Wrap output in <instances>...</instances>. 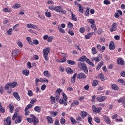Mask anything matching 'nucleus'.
<instances>
[{
    "mask_svg": "<svg viewBox=\"0 0 125 125\" xmlns=\"http://www.w3.org/2000/svg\"><path fill=\"white\" fill-rule=\"evenodd\" d=\"M88 21L89 23H90L92 25H94V24H95V21L93 19H88Z\"/></svg>",
    "mask_w": 125,
    "mask_h": 125,
    "instance_id": "obj_48",
    "label": "nucleus"
},
{
    "mask_svg": "<svg viewBox=\"0 0 125 125\" xmlns=\"http://www.w3.org/2000/svg\"><path fill=\"white\" fill-rule=\"evenodd\" d=\"M40 82L47 83H48V80L46 78H43L40 80Z\"/></svg>",
    "mask_w": 125,
    "mask_h": 125,
    "instance_id": "obj_47",
    "label": "nucleus"
},
{
    "mask_svg": "<svg viewBox=\"0 0 125 125\" xmlns=\"http://www.w3.org/2000/svg\"><path fill=\"white\" fill-rule=\"evenodd\" d=\"M68 34L70 35V36H74V31L71 29L68 30Z\"/></svg>",
    "mask_w": 125,
    "mask_h": 125,
    "instance_id": "obj_64",
    "label": "nucleus"
},
{
    "mask_svg": "<svg viewBox=\"0 0 125 125\" xmlns=\"http://www.w3.org/2000/svg\"><path fill=\"white\" fill-rule=\"evenodd\" d=\"M79 101L74 100L71 104V107H75L76 105H79Z\"/></svg>",
    "mask_w": 125,
    "mask_h": 125,
    "instance_id": "obj_23",
    "label": "nucleus"
},
{
    "mask_svg": "<svg viewBox=\"0 0 125 125\" xmlns=\"http://www.w3.org/2000/svg\"><path fill=\"white\" fill-rule=\"evenodd\" d=\"M109 48L110 50L115 49V44L113 42H111L109 43Z\"/></svg>",
    "mask_w": 125,
    "mask_h": 125,
    "instance_id": "obj_17",
    "label": "nucleus"
},
{
    "mask_svg": "<svg viewBox=\"0 0 125 125\" xmlns=\"http://www.w3.org/2000/svg\"><path fill=\"white\" fill-rule=\"evenodd\" d=\"M21 7V5L18 3H16L13 6V8L14 9L19 8V7Z\"/></svg>",
    "mask_w": 125,
    "mask_h": 125,
    "instance_id": "obj_41",
    "label": "nucleus"
},
{
    "mask_svg": "<svg viewBox=\"0 0 125 125\" xmlns=\"http://www.w3.org/2000/svg\"><path fill=\"white\" fill-rule=\"evenodd\" d=\"M85 15L86 16H89V8H88V7L86 8V10Z\"/></svg>",
    "mask_w": 125,
    "mask_h": 125,
    "instance_id": "obj_56",
    "label": "nucleus"
},
{
    "mask_svg": "<svg viewBox=\"0 0 125 125\" xmlns=\"http://www.w3.org/2000/svg\"><path fill=\"white\" fill-rule=\"evenodd\" d=\"M11 87V86L10 85V83H7L5 86V89H6V90H8V89Z\"/></svg>",
    "mask_w": 125,
    "mask_h": 125,
    "instance_id": "obj_49",
    "label": "nucleus"
},
{
    "mask_svg": "<svg viewBox=\"0 0 125 125\" xmlns=\"http://www.w3.org/2000/svg\"><path fill=\"white\" fill-rule=\"evenodd\" d=\"M45 15L46 17L50 18V17H51V13L50 12H48V10H47L45 12Z\"/></svg>",
    "mask_w": 125,
    "mask_h": 125,
    "instance_id": "obj_32",
    "label": "nucleus"
},
{
    "mask_svg": "<svg viewBox=\"0 0 125 125\" xmlns=\"http://www.w3.org/2000/svg\"><path fill=\"white\" fill-rule=\"evenodd\" d=\"M78 67L82 69V70L84 72L85 74H88V70L87 69V66H86L85 63L82 62H79L78 63Z\"/></svg>",
    "mask_w": 125,
    "mask_h": 125,
    "instance_id": "obj_1",
    "label": "nucleus"
},
{
    "mask_svg": "<svg viewBox=\"0 0 125 125\" xmlns=\"http://www.w3.org/2000/svg\"><path fill=\"white\" fill-rule=\"evenodd\" d=\"M58 29L60 31V33H62V34H65V30L61 27L60 26H58Z\"/></svg>",
    "mask_w": 125,
    "mask_h": 125,
    "instance_id": "obj_37",
    "label": "nucleus"
},
{
    "mask_svg": "<svg viewBox=\"0 0 125 125\" xmlns=\"http://www.w3.org/2000/svg\"><path fill=\"white\" fill-rule=\"evenodd\" d=\"M26 41H27L28 43L31 45H33V41H32V38L30 37H27L26 38Z\"/></svg>",
    "mask_w": 125,
    "mask_h": 125,
    "instance_id": "obj_27",
    "label": "nucleus"
},
{
    "mask_svg": "<svg viewBox=\"0 0 125 125\" xmlns=\"http://www.w3.org/2000/svg\"><path fill=\"white\" fill-rule=\"evenodd\" d=\"M43 75L47 77V78H50V77H51V74H50L47 70L44 71Z\"/></svg>",
    "mask_w": 125,
    "mask_h": 125,
    "instance_id": "obj_25",
    "label": "nucleus"
},
{
    "mask_svg": "<svg viewBox=\"0 0 125 125\" xmlns=\"http://www.w3.org/2000/svg\"><path fill=\"white\" fill-rule=\"evenodd\" d=\"M103 119L104 120L106 124H107L108 125L111 124V120H110V118L108 117V116H104Z\"/></svg>",
    "mask_w": 125,
    "mask_h": 125,
    "instance_id": "obj_14",
    "label": "nucleus"
},
{
    "mask_svg": "<svg viewBox=\"0 0 125 125\" xmlns=\"http://www.w3.org/2000/svg\"><path fill=\"white\" fill-rule=\"evenodd\" d=\"M34 111L37 112L38 113H41V109L39 106H35L34 108Z\"/></svg>",
    "mask_w": 125,
    "mask_h": 125,
    "instance_id": "obj_33",
    "label": "nucleus"
},
{
    "mask_svg": "<svg viewBox=\"0 0 125 125\" xmlns=\"http://www.w3.org/2000/svg\"><path fill=\"white\" fill-rule=\"evenodd\" d=\"M10 84L11 85V87H12V88H14V87H16V86H17V85H18V84L16 82H14L12 83H10Z\"/></svg>",
    "mask_w": 125,
    "mask_h": 125,
    "instance_id": "obj_31",
    "label": "nucleus"
},
{
    "mask_svg": "<svg viewBox=\"0 0 125 125\" xmlns=\"http://www.w3.org/2000/svg\"><path fill=\"white\" fill-rule=\"evenodd\" d=\"M55 10L56 11V12H59V13L61 12V13H62V14H65L66 13V11L63 10L62 6L55 7Z\"/></svg>",
    "mask_w": 125,
    "mask_h": 125,
    "instance_id": "obj_6",
    "label": "nucleus"
},
{
    "mask_svg": "<svg viewBox=\"0 0 125 125\" xmlns=\"http://www.w3.org/2000/svg\"><path fill=\"white\" fill-rule=\"evenodd\" d=\"M117 31V23L114 22L111 25V28L110 29V32H115Z\"/></svg>",
    "mask_w": 125,
    "mask_h": 125,
    "instance_id": "obj_11",
    "label": "nucleus"
},
{
    "mask_svg": "<svg viewBox=\"0 0 125 125\" xmlns=\"http://www.w3.org/2000/svg\"><path fill=\"white\" fill-rule=\"evenodd\" d=\"M7 35H10L11 34H12V28H10L7 31Z\"/></svg>",
    "mask_w": 125,
    "mask_h": 125,
    "instance_id": "obj_63",
    "label": "nucleus"
},
{
    "mask_svg": "<svg viewBox=\"0 0 125 125\" xmlns=\"http://www.w3.org/2000/svg\"><path fill=\"white\" fill-rule=\"evenodd\" d=\"M60 123L61 124H62V125H64V124L66 123V120H65V119L62 118L60 120Z\"/></svg>",
    "mask_w": 125,
    "mask_h": 125,
    "instance_id": "obj_58",
    "label": "nucleus"
},
{
    "mask_svg": "<svg viewBox=\"0 0 125 125\" xmlns=\"http://www.w3.org/2000/svg\"><path fill=\"white\" fill-rule=\"evenodd\" d=\"M102 33H103V30L101 28L99 29L98 30V35L101 36Z\"/></svg>",
    "mask_w": 125,
    "mask_h": 125,
    "instance_id": "obj_55",
    "label": "nucleus"
},
{
    "mask_svg": "<svg viewBox=\"0 0 125 125\" xmlns=\"http://www.w3.org/2000/svg\"><path fill=\"white\" fill-rule=\"evenodd\" d=\"M105 99H106V97H105L104 96H102L101 97H99L97 98V100L99 102H102L104 101V100H105Z\"/></svg>",
    "mask_w": 125,
    "mask_h": 125,
    "instance_id": "obj_19",
    "label": "nucleus"
},
{
    "mask_svg": "<svg viewBox=\"0 0 125 125\" xmlns=\"http://www.w3.org/2000/svg\"><path fill=\"white\" fill-rule=\"evenodd\" d=\"M97 49H98V50H100L102 52H104L105 47V46H103L102 47H101L100 44H98L97 45Z\"/></svg>",
    "mask_w": 125,
    "mask_h": 125,
    "instance_id": "obj_12",
    "label": "nucleus"
},
{
    "mask_svg": "<svg viewBox=\"0 0 125 125\" xmlns=\"http://www.w3.org/2000/svg\"><path fill=\"white\" fill-rule=\"evenodd\" d=\"M102 65H103V62L101 61L98 65L97 67V70H99L102 67Z\"/></svg>",
    "mask_w": 125,
    "mask_h": 125,
    "instance_id": "obj_46",
    "label": "nucleus"
},
{
    "mask_svg": "<svg viewBox=\"0 0 125 125\" xmlns=\"http://www.w3.org/2000/svg\"><path fill=\"white\" fill-rule=\"evenodd\" d=\"M70 121L72 124V125H75V124H77V121L75 119V118L73 117H70Z\"/></svg>",
    "mask_w": 125,
    "mask_h": 125,
    "instance_id": "obj_42",
    "label": "nucleus"
},
{
    "mask_svg": "<svg viewBox=\"0 0 125 125\" xmlns=\"http://www.w3.org/2000/svg\"><path fill=\"white\" fill-rule=\"evenodd\" d=\"M46 120H47V122L49 123V124H53V119H52L51 117L47 116Z\"/></svg>",
    "mask_w": 125,
    "mask_h": 125,
    "instance_id": "obj_24",
    "label": "nucleus"
},
{
    "mask_svg": "<svg viewBox=\"0 0 125 125\" xmlns=\"http://www.w3.org/2000/svg\"><path fill=\"white\" fill-rule=\"evenodd\" d=\"M117 62L119 65H122L123 66L125 65V61H124V59L122 58H119L117 60Z\"/></svg>",
    "mask_w": 125,
    "mask_h": 125,
    "instance_id": "obj_10",
    "label": "nucleus"
},
{
    "mask_svg": "<svg viewBox=\"0 0 125 125\" xmlns=\"http://www.w3.org/2000/svg\"><path fill=\"white\" fill-rule=\"evenodd\" d=\"M18 54H19V51L18 50H15L12 52V57H14V58L18 56Z\"/></svg>",
    "mask_w": 125,
    "mask_h": 125,
    "instance_id": "obj_15",
    "label": "nucleus"
},
{
    "mask_svg": "<svg viewBox=\"0 0 125 125\" xmlns=\"http://www.w3.org/2000/svg\"><path fill=\"white\" fill-rule=\"evenodd\" d=\"M8 107H9L10 110V113H13V110H14V105L9 104V105L8 106Z\"/></svg>",
    "mask_w": 125,
    "mask_h": 125,
    "instance_id": "obj_34",
    "label": "nucleus"
},
{
    "mask_svg": "<svg viewBox=\"0 0 125 125\" xmlns=\"http://www.w3.org/2000/svg\"><path fill=\"white\" fill-rule=\"evenodd\" d=\"M86 59V56H83L79 58V59L78 60L79 62H84L85 61V60Z\"/></svg>",
    "mask_w": 125,
    "mask_h": 125,
    "instance_id": "obj_22",
    "label": "nucleus"
},
{
    "mask_svg": "<svg viewBox=\"0 0 125 125\" xmlns=\"http://www.w3.org/2000/svg\"><path fill=\"white\" fill-rule=\"evenodd\" d=\"M67 63L69 65H75L76 64V62L72 60H67Z\"/></svg>",
    "mask_w": 125,
    "mask_h": 125,
    "instance_id": "obj_36",
    "label": "nucleus"
},
{
    "mask_svg": "<svg viewBox=\"0 0 125 125\" xmlns=\"http://www.w3.org/2000/svg\"><path fill=\"white\" fill-rule=\"evenodd\" d=\"M76 122H77L78 124H80L81 122H82V118L81 117H77L76 118Z\"/></svg>",
    "mask_w": 125,
    "mask_h": 125,
    "instance_id": "obj_51",
    "label": "nucleus"
},
{
    "mask_svg": "<svg viewBox=\"0 0 125 125\" xmlns=\"http://www.w3.org/2000/svg\"><path fill=\"white\" fill-rule=\"evenodd\" d=\"M80 33L82 34H83V33H84L85 32V28L84 27H81L79 30Z\"/></svg>",
    "mask_w": 125,
    "mask_h": 125,
    "instance_id": "obj_53",
    "label": "nucleus"
},
{
    "mask_svg": "<svg viewBox=\"0 0 125 125\" xmlns=\"http://www.w3.org/2000/svg\"><path fill=\"white\" fill-rule=\"evenodd\" d=\"M98 78L101 79L102 82H104L105 81V77H104V74L102 73H101L98 75Z\"/></svg>",
    "mask_w": 125,
    "mask_h": 125,
    "instance_id": "obj_18",
    "label": "nucleus"
},
{
    "mask_svg": "<svg viewBox=\"0 0 125 125\" xmlns=\"http://www.w3.org/2000/svg\"><path fill=\"white\" fill-rule=\"evenodd\" d=\"M91 28H92V29H94V33H96V31H97V28H96V26L95 25V24H92L91 25Z\"/></svg>",
    "mask_w": 125,
    "mask_h": 125,
    "instance_id": "obj_43",
    "label": "nucleus"
},
{
    "mask_svg": "<svg viewBox=\"0 0 125 125\" xmlns=\"http://www.w3.org/2000/svg\"><path fill=\"white\" fill-rule=\"evenodd\" d=\"M91 60L92 62H93L94 61H95V62H99V61H100V60L98 57H93L92 58Z\"/></svg>",
    "mask_w": 125,
    "mask_h": 125,
    "instance_id": "obj_39",
    "label": "nucleus"
},
{
    "mask_svg": "<svg viewBox=\"0 0 125 125\" xmlns=\"http://www.w3.org/2000/svg\"><path fill=\"white\" fill-rule=\"evenodd\" d=\"M53 40V36L48 37L47 39V42H51Z\"/></svg>",
    "mask_w": 125,
    "mask_h": 125,
    "instance_id": "obj_57",
    "label": "nucleus"
},
{
    "mask_svg": "<svg viewBox=\"0 0 125 125\" xmlns=\"http://www.w3.org/2000/svg\"><path fill=\"white\" fill-rule=\"evenodd\" d=\"M59 103L60 104H64V106H67V102L62 99L59 100Z\"/></svg>",
    "mask_w": 125,
    "mask_h": 125,
    "instance_id": "obj_28",
    "label": "nucleus"
},
{
    "mask_svg": "<svg viewBox=\"0 0 125 125\" xmlns=\"http://www.w3.org/2000/svg\"><path fill=\"white\" fill-rule=\"evenodd\" d=\"M87 115V113H86V112H84V111H82L81 113V117H82L83 118H85V117H86Z\"/></svg>",
    "mask_w": 125,
    "mask_h": 125,
    "instance_id": "obj_44",
    "label": "nucleus"
},
{
    "mask_svg": "<svg viewBox=\"0 0 125 125\" xmlns=\"http://www.w3.org/2000/svg\"><path fill=\"white\" fill-rule=\"evenodd\" d=\"M29 74H30L29 70L24 69L22 70V74L24 75V76H29Z\"/></svg>",
    "mask_w": 125,
    "mask_h": 125,
    "instance_id": "obj_26",
    "label": "nucleus"
},
{
    "mask_svg": "<svg viewBox=\"0 0 125 125\" xmlns=\"http://www.w3.org/2000/svg\"><path fill=\"white\" fill-rule=\"evenodd\" d=\"M32 42L33 44H36V45H38V44L39 43V41H38L37 39L33 40Z\"/></svg>",
    "mask_w": 125,
    "mask_h": 125,
    "instance_id": "obj_59",
    "label": "nucleus"
},
{
    "mask_svg": "<svg viewBox=\"0 0 125 125\" xmlns=\"http://www.w3.org/2000/svg\"><path fill=\"white\" fill-rule=\"evenodd\" d=\"M111 88L113 90H119V86L116 84H111Z\"/></svg>",
    "mask_w": 125,
    "mask_h": 125,
    "instance_id": "obj_20",
    "label": "nucleus"
},
{
    "mask_svg": "<svg viewBox=\"0 0 125 125\" xmlns=\"http://www.w3.org/2000/svg\"><path fill=\"white\" fill-rule=\"evenodd\" d=\"M77 77V73H75L73 77H71V83H75V81L76 80V77Z\"/></svg>",
    "mask_w": 125,
    "mask_h": 125,
    "instance_id": "obj_35",
    "label": "nucleus"
},
{
    "mask_svg": "<svg viewBox=\"0 0 125 125\" xmlns=\"http://www.w3.org/2000/svg\"><path fill=\"white\" fill-rule=\"evenodd\" d=\"M92 110L93 112H94L95 113H99L100 111L102 110V108L101 107L97 108L96 107V106H95V105H92Z\"/></svg>",
    "mask_w": 125,
    "mask_h": 125,
    "instance_id": "obj_8",
    "label": "nucleus"
},
{
    "mask_svg": "<svg viewBox=\"0 0 125 125\" xmlns=\"http://www.w3.org/2000/svg\"><path fill=\"white\" fill-rule=\"evenodd\" d=\"M13 95L15 97V98L17 99L18 101H20V100H21V99L20 98V96H19L18 92H15L13 93Z\"/></svg>",
    "mask_w": 125,
    "mask_h": 125,
    "instance_id": "obj_13",
    "label": "nucleus"
},
{
    "mask_svg": "<svg viewBox=\"0 0 125 125\" xmlns=\"http://www.w3.org/2000/svg\"><path fill=\"white\" fill-rule=\"evenodd\" d=\"M78 6L79 12H81V13H83V6L81 4H78Z\"/></svg>",
    "mask_w": 125,
    "mask_h": 125,
    "instance_id": "obj_38",
    "label": "nucleus"
},
{
    "mask_svg": "<svg viewBox=\"0 0 125 125\" xmlns=\"http://www.w3.org/2000/svg\"><path fill=\"white\" fill-rule=\"evenodd\" d=\"M5 112V109H4V108H3V107L2 106H0V113H4Z\"/></svg>",
    "mask_w": 125,
    "mask_h": 125,
    "instance_id": "obj_61",
    "label": "nucleus"
},
{
    "mask_svg": "<svg viewBox=\"0 0 125 125\" xmlns=\"http://www.w3.org/2000/svg\"><path fill=\"white\" fill-rule=\"evenodd\" d=\"M43 57L46 61L48 60V54L50 53V47H46L42 50Z\"/></svg>",
    "mask_w": 125,
    "mask_h": 125,
    "instance_id": "obj_2",
    "label": "nucleus"
},
{
    "mask_svg": "<svg viewBox=\"0 0 125 125\" xmlns=\"http://www.w3.org/2000/svg\"><path fill=\"white\" fill-rule=\"evenodd\" d=\"M71 20L73 21H78V20L77 19V18L76 17V15L74 14L71 15Z\"/></svg>",
    "mask_w": 125,
    "mask_h": 125,
    "instance_id": "obj_45",
    "label": "nucleus"
},
{
    "mask_svg": "<svg viewBox=\"0 0 125 125\" xmlns=\"http://www.w3.org/2000/svg\"><path fill=\"white\" fill-rule=\"evenodd\" d=\"M95 32H90L89 33H88L87 35H85V38L86 40H88L90 38V37H91V36H92V35H95Z\"/></svg>",
    "mask_w": 125,
    "mask_h": 125,
    "instance_id": "obj_21",
    "label": "nucleus"
},
{
    "mask_svg": "<svg viewBox=\"0 0 125 125\" xmlns=\"http://www.w3.org/2000/svg\"><path fill=\"white\" fill-rule=\"evenodd\" d=\"M26 27L29 29H38V25L36 24H33L32 23L27 24Z\"/></svg>",
    "mask_w": 125,
    "mask_h": 125,
    "instance_id": "obj_9",
    "label": "nucleus"
},
{
    "mask_svg": "<svg viewBox=\"0 0 125 125\" xmlns=\"http://www.w3.org/2000/svg\"><path fill=\"white\" fill-rule=\"evenodd\" d=\"M30 116L31 118H32V121L34 125H37V124H39V120L38 118L36 117V116H35V115L33 114H31Z\"/></svg>",
    "mask_w": 125,
    "mask_h": 125,
    "instance_id": "obj_5",
    "label": "nucleus"
},
{
    "mask_svg": "<svg viewBox=\"0 0 125 125\" xmlns=\"http://www.w3.org/2000/svg\"><path fill=\"white\" fill-rule=\"evenodd\" d=\"M97 84H98V82L97 81V80H94L93 81V85L94 86H96Z\"/></svg>",
    "mask_w": 125,
    "mask_h": 125,
    "instance_id": "obj_62",
    "label": "nucleus"
},
{
    "mask_svg": "<svg viewBox=\"0 0 125 125\" xmlns=\"http://www.w3.org/2000/svg\"><path fill=\"white\" fill-rule=\"evenodd\" d=\"M50 100H51V104H54L56 103V99L55 98V97L51 96L50 97Z\"/></svg>",
    "mask_w": 125,
    "mask_h": 125,
    "instance_id": "obj_30",
    "label": "nucleus"
},
{
    "mask_svg": "<svg viewBox=\"0 0 125 125\" xmlns=\"http://www.w3.org/2000/svg\"><path fill=\"white\" fill-rule=\"evenodd\" d=\"M65 71L68 74H73V70L70 67L66 68Z\"/></svg>",
    "mask_w": 125,
    "mask_h": 125,
    "instance_id": "obj_29",
    "label": "nucleus"
},
{
    "mask_svg": "<svg viewBox=\"0 0 125 125\" xmlns=\"http://www.w3.org/2000/svg\"><path fill=\"white\" fill-rule=\"evenodd\" d=\"M92 51L93 54H96V53H97V51H96V48H95V47L92 48Z\"/></svg>",
    "mask_w": 125,
    "mask_h": 125,
    "instance_id": "obj_60",
    "label": "nucleus"
},
{
    "mask_svg": "<svg viewBox=\"0 0 125 125\" xmlns=\"http://www.w3.org/2000/svg\"><path fill=\"white\" fill-rule=\"evenodd\" d=\"M61 92H62V89L60 88H58L56 91L55 98L57 102H58L59 101V99H60V93H61Z\"/></svg>",
    "mask_w": 125,
    "mask_h": 125,
    "instance_id": "obj_4",
    "label": "nucleus"
},
{
    "mask_svg": "<svg viewBox=\"0 0 125 125\" xmlns=\"http://www.w3.org/2000/svg\"><path fill=\"white\" fill-rule=\"evenodd\" d=\"M78 80H82L83 79H86V75L83 73H80L77 75V77Z\"/></svg>",
    "mask_w": 125,
    "mask_h": 125,
    "instance_id": "obj_7",
    "label": "nucleus"
},
{
    "mask_svg": "<svg viewBox=\"0 0 125 125\" xmlns=\"http://www.w3.org/2000/svg\"><path fill=\"white\" fill-rule=\"evenodd\" d=\"M2 11L3 12H11V9H8L7 8H5L3 9Z\"/></svg>",
    "mask_w": 125,
    "mask_h": 125,
    "instance_id": "obj_52",
    "label": "nucleus"
},
{
    "mask_svg": "<svg viewBox=\"0 0 125 125\" xmlns=\"http://www.w3.org/2000/svg\"><path fill=\"white\" fill-rule=\"evenodd\" d=\"M15 119H17L15 120V124H20L22 122V116H20V115L18 114H15L12 117V121H14Z\"/></svg>",
    "mask_w": 125,
    "mask_h": 125,
    "instance_id": "obj_3",
    "label": "nucleus"
},
{
    "mask_svg": "<svg viewBox=\"0 0 125 125\" xmlns=\"http://www.w3.org/2000/svg\"><path fill=\"white\" fill-rule=\"evenodd\" d=\"M87 120L89 124L92 125V123H91V122H92V118L91 117H88Z\"/></svg>",
    "mask_w": 125,
    "mask_h": 125,
    "instance_id": "obj_54",
    "label": "nucleus"
},
{
    "mask_svg": "<svg viewBox=\"0 0 125 125\" xmlns=\"http://www.w3.org/2000/svg\"><path fill=\"white\" fill-rule=\"evenodd\" d=\"M11 120L9 117H8L6 119V121L4 122V125H11Z\"/></svg>",
    "mask_w": 125,
    "mask_h": 125,
    "instance_id": "obj_16",
    "label": "nucleus"
},
{
    "mask_svg": "<svg viewBox=\"0 0 125 125\" xmlns=\"http://www.w3.org/2000/svg\"><path fill=\"white\" fill-rule=\"evenodd\" d=\"M118 82L121 83L122 85H125V82L124 81L123 79L118 80Z\"/></svg>",
    "mask_w": 125,
    "mask_h": 125,
    "instance_id": "obj_50",
    "label": "nucleus"
},
{
    "mask_svg": "<svg viewBox=\"0 0 125 125\" xmlns=\"http://www.w3.org/2000/svg\"><path fill=\"white\" fill-rule=\"evenodd\" d=\"M50 114L52 115L53 117H56V116L58 115V112L52 111L50 112Z\"/></svg>",
    "mask_w": 125,
    "mask_h": 125,
    "instance_id": "obj_40",
    "label": "nucleus"
}]
</instances>
